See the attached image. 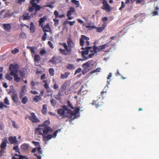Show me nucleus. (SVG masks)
Listing matches in <instances>:
<instances>
[{
	"label": "nucleus",
	"mask_w": 159,
	"mask_h": 159,
	"mask_svg": "<svg viewBox=\"0 0 159 159\" xmlns=\"http://www.w3.org/2000/svg\"><path fill=\"white\" fill-rule=\"evenodd\" d=\"M42 27L43 28V30L44 33L48 32L49 31V30H51L49 25L48 23L44 26H43L42 25Z\"/></svg>",
	"instance_id": "5701e85b"
},
{
	"label": "nucleus",
	"mask_w": 159,
	"mask_h": 159,
	"mask_svg": "<svg viewBox=\"0 0 159 159\" xmlns=\"http://www.w3.org/2000/svg\"><path fill=\"white\" fill-rule=\"evenodd\" d=\"M67 43L68 46L66 43H60V44L63 46L64 48L67 50L68 52H71L72 48L74 47V44L71 38H69L67 40Z\"/></svg>",
	"instance_id": "f257e3e1"
},
{
	"label": "nucleus",
	"mask_w": 159,
	"mask_h": 159,
	"mask_svg": "<svg viewBox=\"0 0 159 159\" xmlns=\"http://www.w3.org/2000/svg\"><path fill=\"white\" fill-rule=\"evenodd\" d=\"M42 99L41 97H40V96L36 95L34 97L33 100L34 102L37 103L39 100H41Z\"/></svg>",
	"instance_id": "e433bc0d"
},
{
	"label": "nucleus",
	"mask_w": 159,
	"mask_h": 159,
	"mask_svg": "<svg viewBox=\"0 0 159 159\" xmlns=\"http://www.w3.org/2000/svg\"><path fill=\"white\" fill-rule=\"evenodd\" d=\"M40 56L38 54H35L34 57V62H38L40 60Z\"/></svg>",
	"instance_id": "a19ab883"
},
{
	"label": "nucleus",
	"mask_w": 159,
	"mask_h": 159,
	"mask_svg": "<svg viewBox=\"0 0 159 159\" xmlns=\"http://www.w3.org/2000/svg\"><path fill=\"white\" fill-rule=\"evenodd\" d=\"M75 11V9L74 7H70L69 10L68 11L66 16L68 17V20H72L73 18V16H71V15Z\"/></svg>",
	"instance_id": "1a4fd4ad"
},
{
	"label": "nucleus",
	"mask_w": 159,
	"mask_h": 159,
	"mask_svg": "<svg viewBox=\"0 0 159 159\" xmlns=\"http://www.w3.org/2000/svg\"><path fill=\"white\" fill-rule=\"evenodd\" d=\"M16 156H17L19 157V158H17L15 157H13L12 159H27V157H26L25 156H23L22 155H19L17 154H16L15 155Z\"/></svg>",
	"instance_id": "c9c22d12"
},
{
	"label": "nucleus",
	"mask_w": 159,
	"mask_h": 159,
	"mask_svg": "<svg viewBox=\"0 0 159 159\" xmlns=\"http://www.w3.org/2000/svg\"><path fill=\"white\" fill-rule=\"evenodd\" d=\"M19 68V66L17 63L11 64L9 67V70H18Z\"/></svg>",
	"instance_id": "aec40b11"
},
{
	"label": "nucleus",
	"mask_w": 159,
	"mask_h": 159,
	"mask_svg": "<svg viewBox=\"0 0 159 159\" xmlns=\"http://www.w3.org/2000/svg\"><path fill=\"white\" fill-rule=\"evenodd\" d=\"M89 40V38L84 35H82L80 39V45L81 47L84 46V41H86V44L87 46L89 45V42L88 41Z\"/></svg>",
	"instance_id": "7ed1b4c3"
},
{
	"label": "nucleus",
	"mask_w": 159,
	"mask_h": 159,
	"mask_svg": "<svg viewBox=\"0 0 159 159\" xmlns=\"http://www.w3.org/2000/svg\"><path fill=\"white\" fill-rule=\"evenodd\" d=\"M61 129H57V130L55 132H54L53 133L52 135L53 138H56L57 135V134L58 132H61Z\"/></svg>",
	"instance_id": "c03bdc74"
},
{
	"label": "nucleus",
	"mask_w": 159,
	"mask_h": 159,
	"mask_svg": "<svg viewBox=\"0 0 159 159\" xmlns=\"http://www.w3.org/2000/svg\"><path fill=\"white\" fill-rule=\"evenodd\" d=\"M4 103L5 104L9 105L10 104L9 101L8 99V98L7 97H6L4 99Z\"/></svg>",
	"instance_id": "338daca9"
},
{
	"label": "nucleus",
	"mask_w": 159,
	"mask_h": 159,
	"mask_svg": "<svg viewBox=\"0 0 159 159\" xmlns=\"http://www.w3.org/2000/svg\"><path fill=\"white\" fill-rule=\"evenodd\" d=\"M31 116H28L26 117L29 118V119L33 123H38L40 122V120L36 117L34 113H30Z\"/></svg>",
	"instance_id": "39448f33"
},
{
	"label": "nucleus",
	"mask_w": 159,
	"mask_h": 159,
	"mask_svg": "<svg viewBox=\"0 0 159 159\" xmlns=\"http://www.w3.org/2000/svg\"><path fill=\"white\" fill-rule=\"evenodd\" d=\"M19 50L18 49L15 48L13 50H12L11 51V53L14 55L16 54L17 53L19 52Z\"/></svg>",
	"instance_id": "8fccbe9b"
},
{
	"label": "nucleus",
	"mask_w": 159,
	"mask_h": 159,
	"mask_svg": "<svg viewBox=\"0 0 159 159\" xmlns=\"http://www.w3.org/2000/svg\"><path fill=\"white\" fill-rule=\"evenodd\" d=\"M93 105H95L97 108L101 106L103 104V103L101 100L100 99H98L97 100L93 102L92 103Z\"/></svg>",
	"instance_id": "f3484780"
},
{
	"label": "nucleus",
	"mask_w": 159,
	"mask_h": 159,
	"mask_svg": "<svg viewBox=\"0 0 159 159\" xmlns=\"http://www.w3.org/2000/svg\"><path fill=\"white\" fill-rule=\"evenodd\" d=\"M29 147L28 144L25 143L22 144L21 146V149L24 151H27Z\"/></svg>",
	"instance_id": "cd10ccee"
},
{
	"label": "nucleus",
	"mask_w": 159,
	"mask_h": 159,
	"mask_svg": "<svg viewBox=\"0 0 159 159\" xmlns=\"http://www.w3.org/2000/svg\"><path fill=\"white\" fill-rule=\"evenodd\" d=\"M88 92L87 89H86L84 86H82L81 87L80 90L77 92H75L77 93V94L80 96H83L85 94H86Z\"/></svg>",
	"instance_id": "9d476101"
},
{
	"label": "nucleus",
	"mask_w": 159,
	"mask_h": 159,
	"mask_svg": "<svg viewBox=\"0 0 159 159\" xmlns=\"http://www.w3.org/2000/svg\"><path fill=\"white\" fill-rule=\"evenodd\" d=\"M121 7L119 8V10H121L123 8H124L125 7V3L123 2H121Z\"/></svg>",
	"instance_id": "69168bd1"
},
{
	"label": "nucleus",
	"mask_w": 159,
	"mask_h": 159,
	"mask_svg": "<svg viewBox=\"0 0 159 159\" xmlns=\"http://www.w3.org/2000/svg\"><path fill=\"white\" fill-rule=\"evenodd\" d=\"M39 84V82H34V81H32L30 82V85L31 86V89H35V85H38Z\"/></svg>",
	"instance_id": "f704fd0d"
},
{
	"label": "nucleus",
	"mask_w": 159,
	"mask_h": 159,
	"mask_svg": "<svg viewBox=\"0 0 159 159\" xmlns=\"http://www.w3.org/2000/svg\"><path fill=\"white\" fill-rule=\"evenodd\" d=\"M50 124V121L49 120H47L44 121L42 125H40L39 127H44L45 126H49L48 125Z\"/></svg>",
	"instance_id": "473e14b6"
},
{
	"label": "nucleus",
	"mask_w": 159,
	"mask_h": 159,
	"mask_svg": "<svg viewBox=\"0 0 159 159\" xmlns=\"http://www.w3.org/2000/svg\"><path fill=\"white\" fill-rule=\"evenodd\" d=\"M51 103L52 106L55 107L56 104V101L55 100L52 98L51 100Z\"/></svg>",
	"instance_id": "6e6d98bb"
},
{
	"label": "nucleus",
	"mask_w": 159,
	"mask_h": 159,
	"mask_svg": "<svg viewBox=\"0 0 159 159\" xmlns=\"http://www.w3.org/2000/svg\"><path fill=\"white\" fill-rule=\"evenodd\" d=\"M120 36V34L119 33H118V34H116L114 36L112 37H111L110 38L111 40L110 41V42L109 43H110L111 42L112 40L113 39H114L116 38H117V37H118Z\"/></svg>",
	"instance_id": "4d7b16f0"
},
{
	"label": "nucleus",
	"mask_w": 159,
	"mask_h": 159,
	"mask_svg": "<svg viewBox=\"0 0 159 159\" xmlns=\"http://www.w3.org/2000/svg\"><path fill=\"white\" fill-rule=\"evenodd\" d=\"M65 91L64 90H63L62 89H60V90L59 91L58 93V97L59 96H61L64 95V92Z\"/></svg>",
	"instance_id": "603ef678"
},
{
	"label": "nucleus",
	"mask_w": 159,
	"mask_h": 159,
	"mask_svg": "<svg viewBox=\"0 0 159 159\" xmlns=\"http://www.w3.org/2000/svg\"><path fill=\"white\" fill-rule=\"evenodd\" d=\"M35 134L38 137H40V135H42L43 136V129L42 127H39L38 128L35 129Z\"/></svg>",
	"instance_id": "9b49d317"
},
{
	"label": "nucleus",
	"mask_w": 159,
	"mask_h": 159,
	"mask_svg": "<svg viewBox=\"0 0 159 159\" xmlns=\"http://www.w3.org/2000/svg\"><path fill=\"white\" fill-rule=\"evenodd\" d=\"M47 19V17L46 16H43L42 18H40L39 20V22L40 24L43 23Z\"/></svg>",
	"instance_id": "58836bf2"
},
{
	"label": "nucleus",
	"mask_w": 159,
	"mask_h": 159,
	"mask_svg": "<svg viewBox=\"0 0 159 159\" xmlns=\"http://www.w3.org/2000/svg\"><path fill=\"white\" fill-rule=\"evenodd\" d=\"M19 73L20 75V76L21 77L23 78L25 77V71H23L22 70H20Z\"/></svg>",
	"instance_id": "3c124183"
},
{
	"label": "nucleus",
	"mask_w": 159,
	"mask_h": 159,
	"mask_svg": "<svg viewBox=\"0 0 159 159\" xmlns=\"http://www.w3.org/2000/svg\"><path fill=\"white\" fill-rule=\"evenodd\" d=\"M82 66L84 69H87V70H90L93 67V62L92 61H89L83 64Z\"/></svg>",
	"instance_id": "0eeeda50"
},
{
	"label": "nucleus",
	"mask_w": 159,
	"mask_h": 159,
	"mask_svg": "<svg viewBox=\"0 0 159 159\" xmlns=\"http://www.w3.org/2000/svg\"><path fill=\"white\" fill-rule=\"evenodd\" d=\"M11 97L14 103H18L19 99L17 93L16 92H13Z\"/></svg>",
	"instance_id": "ddd939ff"
},
{
	"label": "nucleus",
	"mask_w": 159,
	"mask_h": 159,
	"mask_svg": "<svg viewBox=\"0 0 159 159\" xmlns=\"http://www.w3.org/2000/svg\"><path fill=\"white\" fill-rule=\"evenodd\" d=\"M8 140L11 144H17L18 141L16 139V136H11L8 137Z\"/></svg>",
	"instance_id": "dca6fc26"
},
{
	"label": "nucleus",
	"mask_w": 159,
	"mask_h": 159,
	"mask_svg": "<svg viewBox=\"0 0 159 159\" xmlns=\"http://www.w3.org/2000/svg\"><path fill=\"white\" fill-rule=\"evenodd\" d=\"M10 73L11 76L14 77V80L17 82H19L20 80V78L18 77L19 70H10Z\"/></svg>",
	"instance_id": "20e7f679"
},
{
	"label": "nucleus",
	"mask_w": 159,
	"mask_h": 159,
	"mask_svg": "<svg viewBox=\"0 0 159 159\" xmlns=\"http://www.w3.org/2000/svg\"><path fill=\"white\" fill-rule=\"evenodd\" d=\"M7 140H3L1 144L0 147L1 148L6 149L7 147Z\"/></svg>",
	"instance_id": "2f4dec72"
},
{
	"label": "nucleus",
	"mask_w": 159,
	"mask_h": 159,
	"mask_svg": "<svg viewBox=\"0 0 159 159\" xmlns=\"http://www.w3.org/2000/svg\"><path fill=\"white\" fill-rule=\"evenodd\" d=\"M53 20L54 22V25L55 26H57L59 24L58 20L56 18H54L53 19Z\"/></svg>",
	"instance_id": "13d9d810"
},
{
	"label": "nucleus",
	"mask_w": 159,
	"mask_h": 159,
	"mask_svg": "<svg viewBox=\"0 0 159 159\" xmlns=\"http://www.w3.org/2000/svg\"><path fill=\"white\" fill-rule=\"evenodd\" d=\"M67 68L70 69L72 70L75 69V67L73 64H69L66 66Z\"/></svg>",
	"instance_id": "49530a36"
},
{
	"label": "nucleus",
	"mask_w": 159,
	"mask_h": 159,
	"mask_svg": "<svg viewBox=\"0 0 159 159\" xmlns=\"http://www.w3.org/2000/svg\"><path fill=\"white\" fill-rule=\"evenodd\" d=\"M35 27L32 22H31L30 23V30L32 33L35 32Z\"/></svg>",
	"instance_id": "72a5a7b5"
},
{
	"label": "nucleus",
	"mask_w": 159,
	"mask_h": 159,
	"mask_svg": "<svg viewBox=\"0 0 159 159\" xmlns=\"http://www.w3.org/2000/svg\"><path fill=\"white\" fill-rule=\"evenodd\" d=\"M80 111V108L78 107H75L74 109V111H73L74 113H75L77 115H78V114L79 112Z\"/></svg>",
	"instance_id": "bf43d9fd"
},
{
	"label": "nucleus",
	"mask_w": 159,
	"mask_h": 159,
	"mask_svg": "<svg viewBox=\"0 0 159 159\" xmlns=\"http://www.w3.org/2000/svg\"><path fill=\"white\" fill-rule=\"evenodd\" d=\"M59 52L62 55H67L70 54V52H68L66 49H64L61 48L59 49Z\"/></svg>",
	"instance_id": "4be33fe9"
},
{
	"label": "nucleus",
	"mask_w": 159,
	"mask_h": 159,
	"mask_svg": "<svg viewBox=\"0 0 159 159\" xmlns=\"http://www.w3.org/2000/svg\"><path fill=\"white\" fill-rule=\"evenodd\" d=\"M50 62L53 64H56L61 61V58L59 57H54L50 60Z\"/></svg>",
	"instance_id": "4468645a"
},
{
	"label": "nucleus",
	"mask_w": 159,
	"mask_h": 159,
	"mask_svg": "<svg viewBox=\"0 0 159 159\" xmlns=\"http://www.w3.org/2000/svg\"><path fill=\"white\" fill-rule=\"evenodd\" d=\"M27 48L30 49V50L32 54H34L35 53V52L34 50V47H31L28 46L27 47Z\"/></svg>",
	"instance_id": "a18cd8bd"
},
{
	"label": "nucleus",
	"mask_w": 159,
	"mask_h": 159,
	"mask_svg": "<svg viewBox=\"0 0 159 159\" xmlns=\"http://www.w3.org/2000/svg\"><path fill=\"white\" fill-rule=\"evenodd\" d=\"M6 149L5 148H1L0 151V157L2 156L3 153L5 152V150Z\"/></svg>",
	"instance_id": "e2e57ef3"
},
{
	"label": "nucleus",
	"mask_w": 159,
	"mask_h": 159,
	"mask_svg": "<svg viewBox=\"0 0 159 159\" xmlns=\"http://www.w3.org/2000/svg\"><path fill=\"white\" fill-rule=\"evenodd\" d=\"M43 135H47L48 134L51 133L52 132V130L50 127L49 126H45L43 127Z\"/></svg>",
	"instance_id": "f8f14e48"
},
{
	"label": "nucleus",
	"mask_w": 159,
	"mask_h": 159,
	"mask_svg": "<svg viewBox=\"0 0 159 159\" xmlns=\"http://www.w3.org/2000/svg\"><path fill=\"white\" fill-rule=\"evenodd\" d=\"M89 51L88 49H87V47L85 48V51H82L81 54L83 58H84L85 60H87L88 58V57H86L85 56V55H87L89 53Z\"/></svg>",
	"instance_id": "b1692460"
},
{
	"label": "nucleus",
	"mask_w": 159,
	"mask_h": 159,
	"mask_svg": "<svg viewBox=\"0 0 159 159\" xmlns=\"http://www.w3.org/2000/svg\"><path fill=\"white\" fill-rule=\"evenodd\" d=\"M62 108H63V109L64 111H67V113H70V112L71 111V110L70 109H68L67 108V107L65 105H63L62 106Z\"/></svg>",
	"instance_id": "de8ad7c7"
},
{
	"label": "nucleus",
	"mask_w": 159,
	"mask_h": 159,
	"mask_svg": "<svg viewBox=\"0 0 159 159\" xmlns=\"http://www.w3.org/2000/svg\"><path fill=\"white\" fill-rule=\"evenodd\" d=\"M81 85V83L80 82H77L73 85V87L75 89H77Z\"/></svg>",
	"instance_id": "37998d69"
},
{
	"label": "nucleus",
	"mask_w": 159,
	"mask_h": 159,
	"mask_svg": "<svg viewBox=\"0 0 159 159\" xmlns=\"http://www.w3.org/2000/svg\"><path fill=\"white\" fill-rule=\"evenodd\" d=\"M47 36V34H46V33H44L42 37V40L43 41L45 40L46 39Z\"/></svg>",
	"instance_id": "774afa93"
},
{
	"label": "nucleus",
	"mask_w": 159,
	"mask_h": 159,
	"mask_svg": "<svg viewBox=\"0 0 159 159\" xmlns=\"http://www.w3.org/2000/svg\"><path fill=\"white\" fill-rule=\"evenodd\" d=\"M20 38L21 39H25L26 38V34L23 32H21L19 35Z\"/></svg>",
	"instance_id": "5fc2aeb1"
},
{
	"label": "nucleus",
	"mask_w": 159,
	"mask_h": 159,
	"mask_svg": "<svg viewBox=\"0 0 159 159\" xmlns=\"http://www.w3.org/2000/svg\"><path fill=\"white\" fill-rule=\"evenodd\" d=\"M11 75L10 73H7L5 75V78L9 81H11L12 80L13 78L11 77Z\"/></svg>",
	"instance_id": "79ce46f5"
},
{
	"label": "nucleus",
	"mask_w": 159,
	"mask_h": 159,
	"mask_svg": "<svg viewBox=\"0 0 159 159\" xmlns=\"http://www.w3.org/2000/svg\"><path fill=\"white\" fill-rule=\"evenodd\" d=\"M3 25L4 30L8 32L10 31L11 29V26L10 24H4Z\"/></svg>",
	"instance_id": "a878e982"
},
{
	"label": "nucleus",
	"mask_w": 159,
	"mask_h": 159,
	"mask_svg": "<svg viewBox=\"0 0 159 159\" xmlns=\"http://www.w3.org/2000/svg\"><path fill=\"white\" fill-rule=\"evenodd\" d=\"M30 3L31 4L32 6L34 8L35 10V12L34 14H36L38 11H39L43 6L41 7L40 5H38L37 3L34 2V0H31L30 1Z\"/></svg>",
	"instance_id": "6e6552de"
},
{
	"label": "nucleus",
	"mask_w": 159,
	"mask_h": 159,
	"mask_svg": "<svg viewBox=\"0 0 159 159\" xmlns=\"http://www.w3.org/2000/svg\"><path fill=\"white\" fill-rule=\"evenodd\" d=\"M70 73L68 72H65L63 74H61L60 78L61 79H64L67 78L70 75Z\"/></svg>",
	"instance_id": "c756f323"
},
{
	"label": "nucleus",
	"mask_w": 159,
	"mask_h": 159,
	"mask_svg": "<svg viewBox=\"0 0 159 159\" xmlns=\"http://www.w3.org/2000/svg\"><path fill=\"white\" fill-rule=\"evenodd\" d=\"M70 82L68 81L65 83H64L61 87L60 89H62L63 90H65L67 89V90L65 92V94L66 95L70 93V90L69 88H70Z\"/></svg>",
	"instance_id": "f03ea898"
},
{
	"label": "nucleus",
	"mask_w": 159,
	"mask_h": 159,
	"mask_svg": "<svg viewBox=\"0 0 159 159\" xmlns=\"http://www.w3.org/2000/svg\"><path fill=\"white\" fill-rule=\"evenodd\" d=\"M102 3L103 6L102 7V9L108 12L110 11L111 7L107 3V1L105 0H102Z\"/></svg>",
	"instance_id": "423d86ee"
},
{
	"label": "nucleus",
	"mask_w": 159,
	"mask_h": 159,
	"mask_svg": "<svg viewBox=\"0 0 159 159\" xmlns=\"http://www.w3.org/2000/svg\"><path fill=\"white\" fill-rule=\"evenodd\" d=\"M85 27L89 29V30H92L94 28H96V26H90L89 25H84Z\"/></svg>",
	"instance_id": "09e8293b"
},
{
	"label": "nucleus",
	"mask_w": 159,
	"mask_h": 159,
	"mask_svg": "<svg viewBox=\"0 0 159 159\" xmlns=\"http://www.w3.org/2000/svg\"><path fill=\"white\" fill-rule=\"evenodd\" d=\"M97 46L94 45L93 47H88L87 49H88L89 52H90L91 53L94 52L96 53L98 52L97 49H96Z\"/></svg>",
	"instance_id": "a211bd4d"
},
{
	"label": "nucleus",
	"mask_w": 159,
	"mask_h": 159,
	"mask_svg": "<svg viewBox=\"0 0 159 159\" xmlns=\"http://www.w3.org/2000/svg\"><path fill=\"white\" fill-rule=\"evenodd\" d=\"M68 114H70V118L71 119L74 120L75 119L77 116V115L75 113H74L73 111L71 110V111L70 112V113H68Z\"/></svg>",
	"instance_id": "c85d7f7f"
},
{
	"label": "nucleus",
	"mask_w": 159,
	"mask_h": 159,
	"mask_svg": "<svg viewBox=\"0 0 159 159\" xmlns=\"http://www.w3.org/2000/svg\"><path fill=\"white\" fill-rule=\"evenodd\" d=\"M109 43H107L106 44H105L103 45H100L98 47H97L96 48V49H97V51L98 52H99L101 51H102L103 50L105 49V48L109 46Z\"/></svg>",
	"instance_id": "2eb2a0df"
},
{
	"label": "nucleus",
	"mask_w": 159,
	"mask_h": 159,
	"mask_svg": "<svg viewBox=\"0 0 159 159\" xmlns=\"http://www.w3.org/2000/svg\"><path fill=\"white\" fill-rule=\"evenodd\" d=\"M42 112L43 114H46L47 112V105L44 104L43 106V109L42 110Z\"/></svg>",
	"instance_id": "4c0bfd02"
},
{
	"label": "nucleus",
	"mask_w": 159,
	"mask_h": 159,
	"mask_svg": "<svg viewBox=\"0 0 159 159\" xmlns=\"http://www.w3.org/2000/svg\"><path fill=\"white\" fill-rule=\"evenodd\" d=\"M43 137L44 141H47L52 139L53 138V136L52 135L48 134L47 135H43Z\"/></svg>",
	"instance_id": "393cba45"
},
{
	"label": "nucleus",
	"mask_w": 159,
	"mask_h": 159,
	"mask_svg": "<svg viewBox=\"0 0 159 159\" xmlns=\"http://www.w3.org/2000/svg\"><path fill=\"white\" fill-rule=\"evenodd\" d=\"M23 20H28L31 18V16H30L29 13H25L22 16Z\"/></svg>",
	"instance_id": "bb28decb"
},
{
	"label": "nucleus",
	"mask_w": 159,
	"mask_h": 159,
	"mask_svg": "<svg viewBox=\"0 0 159 159\" xmlns=\"http://www.w3.org/2000/svg\"><path fill=\"white\" fill-rule=\"evenodd\" d=\"M105 24L104 23L102 25V27H97L96 26V28H94V29H96V31L98 33L101 32H102L105 29Z\"/></svg>",
	"instance_id": "7c9ffc66"
},
{
	"label": "nucleus",
	"mask_w": 159,
	"mask_h": 159,
	"mask_svg": "<svg viewBox=\"0 0 159 159\" xmlns=\"http://www.w3.org/2000/svg\"><path fill=\"white\" fill-rule=\"evenodd\" d=\"M28 98L26 96H25L22 98L21 102L23 104H25L28 102Z\"/></svg>",
	"instance_id": "ea45409f"
},
{
	"label": "nucleus",
	"mask_w": 159,
	"mask_h": 159,
	"mask_svg": "<svg viewBox=\"0 0 159 159\" xmlns=\"http://www.w3.org/2000/svg\"><path fill=\"white\" fill-rule=\"evenodd\" d=\"M57 113L60 115V116H62V118L67 117V115L65 114V111L64 110L62 109H60L57 110Z\"/></svg>",
	"instance_id": "412c9836"
},
{
	"label": "nucleus",
	"mask_w": 159,
	"mask_h": 159,
	"mask_svg": "<svg viewBox=\"0 0 159 159\" xmlns=\"http://www.w3.org/2000/svg\"><path fill=\"white\" fill-rule=\"evenodd\" d=\"M13 149L16 152H18L19 154H20L19 152V150L18 148V145H16V146H15L13 147Z\"/></svg>",
	"instance_id": "680f3d73"
},
{
	"label": "nucleus",
	"mask_w": 159,
	"mask_h": 159,
	"mask_svg": "<svg viewBox=\"0 0 159 159\" xmlns=\"http://www.w3.org/2000/svg\"><path fill=\"white\" fill-rule=\"evenodd\" d=\"M46 53V51L44 49H42L40 51V54L41 56H43Z\"/></svg>",
	"instance_id": "0e129e2a"
},
{
	"label": "nucleus",
	"mask_w": 159,
	"mask_h": 159,
	"mask_svg": "<svg viewBox=\"0 0 159 159\" xmlns=\"http://www.w3.org/2000/svg\"><path fill=\"white\" fill-rule=\"evenodd\" d=\"M71 1L72 2L75 3L77 5L76 6V7H79V6L80 5V3L79 1H76V0H71Z\"/></svg>",
	"instance_id": "864d4df0"
},
{
	"label": "nucleus",
	"mask_w": 159,
	"mask_h": 159,
	"mask_svg": "<svg viewBox=\"0 0 159 159\" xmlns=\"http://www.w3.org/2000/svg\"><path fill=\"white\" fill-rule=\"evenodd\" d=\"M67 103L68 104V106L69 107L72 109H74V108L72 106V104L71 103L70 101L68 100L67 102Z\"/></svg>",
	"instance_id": "052dcab7"
},
{
	"label": "nucleus",
	"mask_w": 159,
	"mask_h": 159,
	"mask_svg": "<svg viewBox=\"0 0 159 159\" xmlns=\"http://www.w3.org/2000/svg\"><path fill=\"white\" fill-rule=\"evenodd\" d=\"M26 91V86L25 85L22 87L21 91L20 92L19 95L20 98H21L25 95Z\"/></svg>",
	"instance_id": "6ab92c4d"
}]
</instances>
